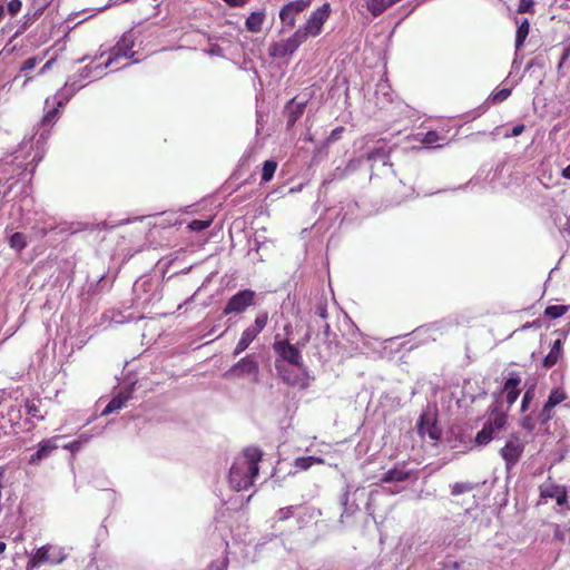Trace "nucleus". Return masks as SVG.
Masks as SVG:
<instances>
[{
  "label": "nucleus",
  "mask_w": 570,
  "mask_h": 570,
  "mask_svg": "<svg viewBox=\"0 0 570 570\" xmlns=\"http://www.w3.org/2000/svg\"><path fill=\"white\" fill-rule=\"evenodd\" d=\"M262 459V451L257 448H247L242 455L237 456L229 470L228 481L235 491L249 489L258 475V463Z\"/></svg>",
  "instance_id": "f257e3e1"
},
{
  "label": "nucleus",
  "mask_w": 570,
  "mask_h": 570,
  "mask_svg": "<svg viewBox=\"0 0 570 570\" xmlns=\"http://www.w3.org/2000/svg\"><path fill=\"white\" fill-rule=\"evenodd\" d=\"M314 315L320 317L323 322L318 324V328L322 331L316 335L315 354L322 361L327 360L332 356L333 348L335 347L333 342L330 340V324L326 322L327 318V299L326 297H318L314 306Z\"/></svg>",
  "instance_id": "f03ea898"
},
{
  "label": "nucleus",
  "mask_w": 570,
  "mask_h": 570,
  "mask_svg": "<svg viewBox=\"0 0 570 570\" xmlns=\"http://www.w3.org/2000/svg\"><path fill=\"white\" fill-rule=\"evenodd\" d=\"M83 86V81L77 75L70 77L66 81L63 88H61L53 97L57 107L52 106L51 108H49V99L46 100V108L48 109L42 118V124L46 126L53 124L58 118V108L67 104L71 99V97Z\"/></svg>",
  "instance_id": "7ed1b4c3"
},
{
  "label": "nucleus",
  "mask_w": 570,
  "mask_h": 570,
  "mask_svg": "<svg viewBox=\"0 0 570 570\" xmlns=\"http://www.w3.org/2000/svg\"><path fill=\"white\" fill-rule=\"evenodd\" d=\"M505 424L507 414L494 407L490 412L482 430L476 433L475 443L478 445L488 444L490 441L498 438L500 431L505 426Z\"/></svg>",
  "instance_id": "20e7f679"
},
{
  "label": "nucleus",
  "mask_w": 570,
  "mask_h": 570,
  "mask_svg": "<svg viewBox=\"0 0 570 570\" xmlns=\"http://www.w3.org/2000/svg\"><path fill=\"white\" fill-rule=\"evenodd\" d=\"M132 291L137 304L148 306L160 299L159 284L151 278H140L134 286Z\"/></svg>",
  "instance_id": "39448f33"
},
{
  "label": "nucleus",
  "mask_w": 570,
  "mask_h": 570,
  "mask_svg": "<svg viewBox=\"0 0 570 570\" xmlns=\"http://www.w3.org/2000/svg\"><path fill=\"white\" fill-rule=\"evenodd\" d=\"M67 558L65 549L59 546H43L31 556L28 567L35 568L43 563L59 564Z\"/></svg>",
  "instance_id": "423d86ee"
},
{
  "label": "nucleus",
  "mask_w": 570,
  "mask_h": 570,
  "mask_svg": "<svg viewBox=\"0 0 570 570\" xmlns=\"http://www.w3.org/2000/svg\"><path fill=\"white\" fill-rule=\"evenodd\" d=\"M267 322H268V313L267 312L259 313L256 316L254 324L246 327L243 331L240 338L237 342V344L233 351V355L238 356L239 354H242L250 345V343L256 338V336L265 328V326L267 325Z\"/></svg>",
  "instance_id": "0eeeda50"
},
{
  "label": "nucleus",
  "mask_w": 570,
  "mask_h": 570,
  "mask_svg": "<svg viewBox=\"0 0 570 570\" xmlns=\"http://www.w3.org/2000/svg\"><path fill=\"white\" fill-rule=\"evenodd\" d=\"M256 293L249 288L238 291L229 297L224 306V315H238L255 304Z\"/></svg>",
  "instance_id": "6e6552de"
},
{
  "label": "nucleus",
  "mask_w": 570,
  "mask_h": 570,
  "mask_svg": "<svg viewBox=\"0 0 570 570\" xmlns=\"http://www.w3.org/2000/svg\"><path fill=\"white\" fill-rule=\"evenodd\" d=\"M135 37L131 32H126L118 40V42L111 48L109 58L105 62V67H109L118 63L121 59L134 58L135 51Z\"/></svg>",
  "instance_id": "1a4fd4ad"
},
{
  "label": "nucleus",
  "mask_w": 570,
  "mask_h": 570,
  "mask_svg": "<svg viewBox=\"0 0 570 570\" xmlns=\"http://www.w3.org/2000/svg\"><path fill=\"white\" fill-rule=\"evenodd\" d=\"M259 366L253 355H247L235 363L229 370L224 373V377H243L245 375L257 376Z\"/></svg>",
  "instance_id": "9d476101"
},
{
  "label": "nucleus",
  "mask_w": 570,
  "mask_h": 570,
  "mask_svg": "<svg viewBox=\"0 0 570 570\" xmlns=\"http://www.w3.org/2000/svg\"><path fill=\"white\" fill-rule=\"evenodd\" d=\"M311 4V0H294L286 3L279 11V19L284 26L294 28L296 16L303 12Z\"/></svg>",
  "instance_id": "9b49d317"
},
{
  "label": "nucleus",
  "mask_w": 570,
  "mask_h": 570,
  "mask_svg": "<svg viewBox=\"0 0 570 570\" xmlns=\"http://www.w3.org/2000/svg\"><path fill=\"white\" fill-rule=\"evenodd\" d=\"M274 352L278 355L281 361L287 362L291 365L301 366L302 355L298 348L287 341H275L273 344Z\"/></svg>",
  "instance_id": "f8f14e48"
},
{
  "label": "nucleus",
  "mask_w": 570,
  "mask_h": 570,
  "mask_svg": "<svg viewBox=\"0 0 570 570\" xmlns=\"http://www.w3.org/2000/svg\"><path fill=\"white\" fill-rule=\"evenodd\" d=\"M524 445L519 438L510 439L505 445L501 449L500 453L508 469L513 466L520 459L523 452Z\"/></svg>",
  "instance_id": "ddd939ff"
},
{
  "label": "nucleus",
  "mask_w": 570,
  "mask_h": 570,
  "mask_svg": "<svg viewBox=\"0 0 570 570\" xmlns=\"http://www.w3.org/2000/svg\"><path fill=\"white\" fill-rule=\"evenodd\" d=\"M328 4H323L311 14L307 22L304 24L311 36L320 35L322 27L328 17Z\"/></svg>",
  "instance_id": "4468645a"
},
{
  "label": "nucleus",
  "mask_w": 570,
  "mask_h": 570,
  "mask_svg": "<svg viewBox=\"0 0 570 570\" xmlns=\"http://www.w3.org/2000/svg\"><path fill=\"white\" fill-rule=\"evenodd\" d=\"M416 428L422 438L428 436L432 441H438L441 436L440 429L438 428L434 419L430 415H421Z\"/></svg>",
  "instance_id": "2eb2a0df"
},
{
  "label": "nucleus",
  "mask_w": 570,
  "mask_h": 570,
  "mask_svg": "<svg viewBox=\"0 0 570 570\" xmlns=\"http://www.w3.org/2000/svg\"><path fill=\"white\" fill-rule=\"evenodd\" d=\"M540 493L544 499H554L559 507H563L568 502L567 490L561 485L544 484L540 488Z\"/></svg>",
  "instance_id": "dca6fc26"
},
{
  "label": "nucleus",
  "mask_w": 570,
  "mask_h": 570,
  "mask_svg": "<svg viewBox=\"0 0 570 570\" xmlns=\"http://www.w3.org/2000/svg\"><path fill=\"white\" fill-rule=\"evenodd\" d=\"M520 383H521L520 374L517 372H511L503 385V391L505 392V399H507V403L509 404V406H511L519 397Z\"/></svg>",
  "instance_id": "f3484780"
},
{
  "label": "nucleus",
  "mask_w": 570,
  "mask_h": 570,
  "mask_svg": "<svg viewBox=\"0 0 570 570\" xmlns=\"http://www.w3.org/2000/svg\"><path fill=\"white\" fill-rule=\"evenodd\" d=\"M131 389L119 391L102 410L101 415H108L125 407L126 403L131 399Z\"/></svg>",
  "instance_id": "a211bd4d"
},
{
  "label": "nucleus",
  "mask_w": 570,
  "mask_h": 570,
  "mask_svg": "<svg viewBox=\"0 0 570 570\" xmlns=\"http://www.w3.org/2000/svg\"><path fill=\"white\" fill-rule=\"evenodd\" d=\"M57 439L58 438L41 441L38 444L37 451L30 455L29 463L36 465L48 458L49 454L57 449Z\"/></svg>",
  "instance_id": "6ab92c4d"
},
{
  "label": "nucleus",
  "mask_w": 570,
  "mask_h": 570,
  "mask_svg": "<svg viewBox=\"0 0 570 570\" xmlns=\"http://www.w3.org/2000/svg\"><path fill=\"white\" fill-rule=\"evenodd\" d=\"M296 50L297 48L287 38L278 42H273L268 48V53L274 59H281L293 55Z\"/></svg>",
  "instance_id": "aec40b11"
},
{
  "label": "nucleus",
  "mask_w": 570,
  "mask_h": 570,
  "mask_svg": "<svg viewBox=\"0 0 570 570\" xmlns=\"http://www.w3.org/2000/svg\"><path fill=\"white\" fill-rule=\"evenodd\" d=\"M367 161L371 163V167L373 168L376 163H381L383 167L392 166L390 163V150L385 145H380L373 148L366 156Z\"/></svg>",
  "instance_id": "412c9836"
},
{
  "label": "nucleus",
  "mask_w": 570,
  "mask_h": 570,
  "mask_svg": "<svg viewBox=\"0 0 570 570\" xmlns=\"http://www.w3.org/2000/svg\"><path fill=\"white\" fill-rule=\"evenodd\" d=\"M304 110H305L304 102H296L295 99H292L286 106L287 127H293L295 125V122L304 114Z\"/></svg>",
  "instance_id": "4be33fe9"
},
{
  "label": "nucleus",
  "mask_w": 570,
  "mask_h": 570,
  "mask_svg": "<svg viewBox=\"0 0 570 570\" xmlns=\"http://www.w3.org/2000/svg\"><path fill=\"white\" fill-rule=\"evenodd\" d=\"M562 351H563V342H562V340L558 338L553 342V344L550 348V352L543 358V366L547 368H550L553 365H556L562 355Z\"/></svg>",
  "instance_id": "5701e85b"
},
{
  "label": "nucleus",
  "mask_w": 570,
  "mask_h": 570,
  "mask_svg": "<svg viewBox=\"0 0 570 570\" xmlns=\"http://www.w3.org/2000/svg\"><path fill=\"white\" fill-rule=\"evenodd\" d=\"M409 478H410V471H407L404 466H395L384 473V475L382 478V482H384V483L404 482Z\"/></svg>",
  "instance_id": "b1692460"
},
{
  "label": "nucleus",
  "mask_w": 570,
  "mask_h": 570,
  "mask_svg": "<svg viewBox=\"0 0 570 570\" xmlns=\"http://www.w3.org/2000/svg\"><path fill=\"white\" fill-rule=\"evenodd\" d=\"M264 20H265L264 11L252 12L245 21L246 29L253 33H257L262 30Z\"/></svg>",
  "instance_id": "393cba45"
},
{
  "label": "nucleus",
  "mask_w": 570,
  "mask_h": 570,
  "mask_svg": "<svg viewBox=\"0 0 570 570\" xmlns=\"http://www.w3.org/2000/svg\"><path fill=\"white\" fill-rule=\"evenodd\" d=\"M24 412L27 415L43 420L46 412L42 411V401L39 399L27 400L24 403Z\"/></svg>",
  "instance_id": "a878e982"
},
{
  "label": "nucleus",
  "mask_w": 570,
  "mask_h": 570,
  "mask_svg": "<svg viewBox=\"0 0 570 570\" xmlns=\"http://www.w3.org/2000/svg\"><path fill=\"white\" fill-rule=\"evenodd\" d=\"M394 3V0H367L366 8L372 13V16L379 17Z\"/></svg>",
  "instance_id": "bb28decb"
},
{
  "label": "nucleus",
  "mask_w": 570,
  "mask_h": 570,
  "mask_svg": "<svg viewBox=\"0 0 570 570\" xmlns=\"http://www.w3.org/2000/svg\"><path fill=\"white\" fill-rule=\"evenodd\" d=\"M276 370L282 377V380L292 385L295 386L299 383L301 379L298 374H294L289 368H287L284 364L281 363L279 360L276 361Z\"/></svg>",
  "instance_id": "cd10ccee"
},
{
  "label": "nucleus",
  "mask_w": 570,
  "mask_h": 570,
  "mask_svg": "<svg viewBox=\"0 0 570 570\" xmlns=\"http://www.w3.org/2000/svg\"><path fill=\"white\" fill-rule=\"evenodd\" d=\"M107 67H105V63L104 65H98L96 67H91V66H86L83 67L80 72L77 75L82 81L87 80V79H90V78H94V79H99L101 78L102 73H104V70L106 69Z\"/></svg>",
  "instance_id": "c85d7f7f"
},
{
  "label": "nucleus",
  "mask_w": 570,
  "mask_h": 570,
  "mask_svg": "<svg viewBox=\"0 0 570 570\" xmlns=\"http://www.w3.org/2000/svg\"><path fill=\"white\" fill-rule=\"evenodd\" d=\"M324 460L317 456H301L295 459L294 468L299 471H305L313 466L314 464L323 463Z\"/></svg>",
  "instance_id": "c756f323"
},
{
  "label": "nucleus",
  "mask_w": 570,
  "mask_h": 570,
  "mask_svg": "<svg viewBox=\"0 0 570 570\" xmlns=\"http://www.w3.org/2000/svg\"><path fill=\"white\" fill-rule=\"evenodd\" d=\"M529 30H530L529 21L527 19H524L522 22H520V24L517 28V33H515V49L517 50H520L521 47L523 46V43L529 35Z\"/></svg>",
  "instance_id": "7c9ffc66"
},
{
  "label": "nucleus",
  "mask_w": 570,
  "mask_h": 570,
  "mask_svg": "<svg viewBox=\"0 0 570 570\" xmlns=\"http://www.w3.org/2000/svg\"><path fill=\"white\" fill-rule=\"evenodd\" d=\"M9 245L17 252H21L27 246L26 235L22 233H13L9 238Z\"/></svg>",
  "instance_id": "2f4dec72"
},
{
  "label": "nucleus",
  "mask_w": 570,
  "mask_h": 570,
  "mask_svg": "<svg viewBox=\"0 0 570 570\" xmlns=\"http://www.w3.org/2000/svg\"><path fill=\"white\" fill-rule=\"evenodd\" d=\"M441 140L442 138L440 135L433 130L425 132L421 138V142L426 147H439L441 146Z\"/></svg>",
  "instance_id": "473e14b6"
},
{
  "label": "nucleus",
  "mask_w": 570,
  "mask_h": 570,
  "mask_svg": "<svg viewBox=\"0 0 570 570\" xmlns=\"http://www.w3.org/2000/svg\"><path fill=\"white\" fill-rule=\"evenodd\" d=\"M276 168H277L276 161H274V160L264 161L263 169H262V180L265 183L269 181L273 178V176L276 171Z\"/></svg>",
  "instance_id": "72a5a7b5"
},
{
  "label": "nucleus",
  "mask_w": 570,
  "mask_h": 570,
  "mask_svg": "<svg viewBox=\"0 0 570 570\" xmlns=\"http://www.w3.org/2000/svg\"><path fill=\"white\" fill-rule=\"evenodd\" d=\"M475 488V484L471 482H456L451 485V494L456 497L463 493H468Z\"/></svg>",
  "instance_id": "f704fd0d"
},
{
  "label": "nucleus",
  "mask_w": 570,
  "mask_h": 570,
  "mask_svg": "<svg viewBox=\"0 0 570 570\" xmlns=\"http://www.w3.org/2000/svg\"><path fill=\"white\" fill-rule=\"evenodd\" d=\"M308 36H311V33L303 26L298 28L288 39L298 49V47L307 39Z\"/></svg>",
  "instance_id": "c9c22d12"
},
{
  "label": "nucleus",
  "mask_w": 570,
  "mask_h": 570,
  "mask_svg": "<svg viewBox=\"0 0 570 570\" xmlns=\"http://www.w3.org/2000/svg\"><path fill=\"white\" fill-rule=\"evenodd\" d=\"M566 399H567V395L562 390L554 389L550 392L546 403L548 404V406L554 407L556 405H558Z\"/></svg>",
  "instance_id": "e433bc0d"
},
{
  "label": "nucleus",
  "mask_w": 570,
  "mask_h": 570,
  "mask_svg": "<svg viewBox=\"0 0 570 570\" xmlns=\"http://www.w3.org/2000/svg\"><path fill=\"white\" fill-rule=\"evenodd\" d=\"M568 306L566 305H550L546 308L544 314L551 318H558L566 314Z\"/></svg>",
  "instance_id": "4c0bfd02"
},
{
  "label": "nucleus",
  "mask_w": 570,
  "mask_h": 570,
  "mask_svg": "<svg viewBox=\"0 0 570 570\" xmlns=\"http://www.w3.org/2000/svg\"><path fill=\"white\" fill-rule=\"evenodd\" d=\"M212 218L208 219H194L188 224V228L193 232H202L210 226Z\"/></svg>",
  "instance_id": "58836bf2"
},
{
  "label": "nucleus",
  "mask_w": 570,
  "mask_h": 570,
  "mask_svg": "<svg viewBox=\"0 0 570 570\" xmlns=\"http://www.w3.org/2000/svg\"><path fill=\"white\" fill-rule=\"evenodd\" d=\"M535 395V386L531 385L527 389V391L523 394L522 401H521V411L525 412L529 409L530 402L533 400Z\"/></svg>",
  "instance_id": "ea45409f"
},
{
  "label": "nucleus",
  "mask_w": 570,
  "mask_h": 570,
  "mask_svg": "<svg viewBox=\"0 0 570 570\" xmlns=\"http://www.w3.org/2000/svg\"><path fill=\"white\" fill-rule=\"evenodd\" d=\"M511 95V89L509 88H502L495 92H493L490 97L491 101L493 104H500L508 99V97Z\"/></svg>",
  "instance_id": "a19ab883"
},
{
  "label": "nucleus",
  "mask_w": 570,
  "mask_h": 570,
  "mask_svg": "<svg viewBox=\"0 0 570 570\" xmlns=\"http://www.w3.org/2000/svg\"><path fill=\"white\" fill-rule=\"evenodd\" d=\"M204 52L212 57H224V49L217 43H209L208 48L204 49Z\"/></svg>",
  "instance_id": "79ce46f5"
},
{
  "label": "nucleus",
  "mask_w": 570,
  "mask_h": 570,
  "mask_svg": "<svg viewBox=\"0 0 570 570\" xmlns=\"http://www.w3.org/2000/svg\"><path fill=\"white\" fill-rule=\"evenodd\" d=\"M552 406H548L547 403H544L538 419L541 424H546L549 420L552 417Z\"/></svg>",
  "instance_id": "37998d69"
},
{
  "label": "nucleus",
  "mask_w": 570,
  "mask_h": 570,
  "mask_svg": "<svg viewBox=\"0 0 570 570\" xmlns=\"http://www.w3.org/2000/svg\"><path fill=\"white\" fill-rule=\"evenodd\" d=\"M533 0H519L518 12L519 13H532L533 12Z\"/></svg>",
  "instance_id": "c03bdc74"
},
{
  "label": "nucleus",
  "mask_w": 570,
  "mask_h": 570,
  "mask_svg": "<svg viewBox=\"0 0 570 570\" xmlns=\"http://www.w3.org/2000/svg\"><path fill=\"white\" fill-rule=\"evenodd\" d=\"M348 500V493H344L343 497H342V504H343V513H342V518L344 515H351L354 513V511L356 510V507L354 504H348L347 502Z\"/></svg>",
  "instance_id": "a18cd8bd"
},
{
  "label": "nucleus",
  "mask_w": 570,
  "mask_h": 570,
  "mask_svg": "<svg viewBox=\"0 0 570 570\" xmlns=\"http://www.w3.org/2000/svg\"><path fill=\"white\" fill-rule=\"evenodd\" d=\"M293 512H294V507H285V508H281L277 512H276V517L279 521H284L288 518H291L293 515Z\"/></svg>",
  "instance_id": "49530a36"
},
{
  "label": "nucleus",
  "mask_w": 570,
  "mask_h": 570,
  "mask_svg": "<svg viewBox=\"0 0 570 570\" xmlns=\"http://www.w3.org/2000/svg\"><path fill=\"white\" fill-rule=\"evenodd\" d=\"M39 61H40V59H38L37 57H30L24 60L20 70L21 71H30L38 65Z\"/></svg>",
  "instance_id": "de8ad7c7"
},
{
  "label": "nucleus",
  "mask_w": 570,
  "mask_h": 570,
  "mask_svg": "<svg viewBox=\"0 0 570 570\" xmlns=\"http://www.w3.org/2000/svg\"><path fill=\"white\" fill-rule=\"evenodd\" d=\"M21 9V1L20 0H10L8 3V11L10 14L14 16L17 14Z\"/></svg>",
  "instance_id": "09e8293b"
},
{
  "label": "nucleus",
  "mask_w": 570,
  "mask_h": 570,
  "mask_svg": "<svg viewBox=\"0 0 570 570\" xmlns=\"http://www.w3.org/2000/svg\"><path fill=\"white\" fill-rule=\"evenodd\" d=\"M523 130H524L523 124L515 125L512 127L510 132L505 134V137H517V136L521 135L523 132Z\"/></svg>",
  "instance_id": "8fccbe9b"
},
{
  "label": "nucleus",
  "mask_w": 570,
  "mask_h": 570,
  "mask_svg": "<svg viewBox=\"0 0 570 570\" xmlns=\"http://www.w3.org/2000/svg\"><path fill=\"white\" fill-rule=\"evenodd\" d=\"M521 425L523 429L532 431L534 429L533 419L530 415L524 416L522 419Z\"/></svg>",
  "instance_id": "3c124183"
},
{
  "label": "nucleus",
  "mask_w": 570,
  "mask_h": 570,
  "mask_svg": "<svg viewBox=\"0 0 570 570\" xmlns=\"http://www.w3.org/2000/svg\"><path fill=\"white\" fill-rule=\"evenodd\" d=\"M379 494L377 491H371L368 501L366 503V511L368 514H373L374 510L372 508L373 503L375 502V497Z\"/></svg>",
  "instance_id": "603ef678"
},
{
  "label": "nucleus",
  "mask_w": 570,
  "mask_h": 570,
  "mask_svg": "<svg viewBox=\"0 0 570 570\" xmlns=\"http://www.w3.org/2000/svg\"><path fill=\"white\" fill-rule=\"evenodd\" d=\"M42 156L37 151L31 160L30 164H32V168H31V173H33L36 166L38 165V163L41 160Z\"/></svg>",
  "instance_id": "864d4df0"
},
{
  "label": "nucleus",
  "mask_w": 570,
  "mask_h": 570,
  "mask_svg": "<svg viewBox=\"0 0 570 570\" xmlns=\"http://www.w3.org/2000/svg\"><path fill=\"white\" fill-rule=\"evenodd\" d=\"M92 436V434H88L86 432L81 433L79 436H78V440H80V443H86L90 440V438Z\"/></svg>",
  "instance_id": "5fc2aeb1"
},
{
  "label": "nucleus",
  "mask_w": 570,
  "mask_h": 570,
  "mask_svg": "<svg viewBox=\"0 0 570 570\" xmlns=\"http://www.w3.org/2000/svg\"><path fill=\"white\" fill-rule=\"evenodd\" d=\"M226 567H227L226 562L223 561L218 564L213 563L210 569L212 570H226Z\"/></svg>",
  "instance_id": "6e6d98bb"
},
{
  "label": "nucleus",
  "mask_w": 570,
  "mask_h": 570,
  "mask_svg": "<svg viewBox=\"0 0 570 570\" xmlns=\"http://www.w3.org/2000/svg\"><path fill=\"white\" fill-rule=\"evenodd\" d=\"M53 62H55V60H53V59L48 60V61L43 65V67L41 68L40 73H45L47 70H49V69L51 68V66H52V63H53Z\"/></svg>",
  "instance_id": "4d7b16f0"
},
{
  "label": "nucleus",
  "mask_w": 570,
  "mask_h": 570,
  "mask_svg": "<svg viewBox=\"0 0 570 570\" xmlns=\"http://www.w3.org/2000/svg\"><path fill=\"white\" fill-rule=\"evenodd\" d=\"M312 330H313V325H309L308 326V331L306 332V334H305V336H304V338L302 341L303 345L311 340Z\"/></svg>",
  "instance_id": "13d9d810"
},
{
  "label": "nucleus",
  "mask_w": 570,
  "mask_h": 570,
  "mask_svg": "<svg viewBox=\"0 0 570 570\" xmlns=\"http://www.w3.org/2000/svg\"><path fill=\"white\" fill-rule=\"evenodd\" d=\"M562 177L570 179V164L566 168L562 169Z\"/></svg>",
  "instance_id": "bf43d9fd"
},
{
  "label": "nucleus",
  "mask_w": 570,
  "mask_h": 570,
  "mask_svg": "<svg viewBox=\"0 0 570 570\" xmlns=\"http://www.w3.org/2000/svg\"><path fill=\"white\" fill-rule=\"evenodd\" d=\"M569 57V49H566L562 53V57H561V60H560V63H559V67H561V65L567 60V58Z\"/></svg>",
  "instance_id": "052dcab7"
},
{
  "label": "nucleus",
  "mask_w": 570,
  "mask_h": 570,
  "mask_svg": "<svg viewBox=\"0 0 570 570\" xmlns=\"http://www.w3.org/2000/svg\"><path fill=\"white\" fill-rule=\"evenodd\" d=\"M71 449H79L81 446V443H80V440H75L71 444H70Z\"/></svg>",
  "instance_id": "680f3d73"
},
{
  "label": "nucleus",
  "mask_w": 570,
  "mask_h": 570,
  "mask_svg": "<svg viewBox=\"0 0 570 570\" xmlns=\"http://www.w3.org/2000/svg\"><path fill=\"white\" fill-rule=\"evenodd\" d=\"M125 2H127V0H110L111 6H118Z\"/></svg>",
  "instance_id": "e2e57ef3"
},
{
  "label": "nucleus",
  "mask_w": 570,
  "mask_h": 570,
  "mask_svg": "<svg viewBox=\"0 0 570 570\" xmlns=\"http://www.w3.org/2000/svg\"><path fill=\"white\" fill-rule=\"evenodd\" d=\"M7 544L3 541H0V553L4 552Z\"/></svg>",
  "instance_id": "0e129e2a"
},
{
  "label": "nucleus",
  "mask_w": 570,
  "mask_h": 570,
  "mask_svg": "<svg viewBox=\"0 0 570 570\" xmlns=\"http://www.w3.org/2000/svg\"><path fill=\"white\" fill-rule=\"evenodd\" d=\"M348 168H351L352 170L356 168V167H355V165H354V161H351V163L348 164Z\"/></svg>",
  "instance_id": "69168bd1"
}]
</instances>
